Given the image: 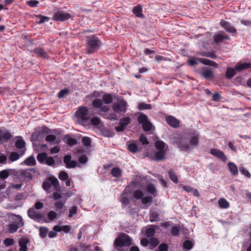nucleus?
<instances>
[{
  "label": "nucleus",
  "instance_id": "obj_17",
  "mask_svg": "<svg viewBox=\"0 0 251 251\" xmlns=\"http://www.w3.org/2000/svg\"><path fill=\"white\" fill-rule=\"evenodd\" d=\"M33 52L35 53L38 56L44 58H48L49 55L48 53L42 48H36L33 50Z\"/></svg>",
  "mask_w": 251,
  "mask_h": 251
},
{
  "label": "nucleus",
  "instance_id": "obj_59",
  "mask_svg": "<svg viewBox=\"0 0 251 251\" xmlns=\"http://www.w3.org/2000/svg\"><path fill=\"white\" fill-rule=\"evenodd\" d=\"M139 141L143 145L149 144V143L147 140V138L144 134H142L140 136V138H139Z\"/></svg>",
  "mask_w": 251,
  "mask_h": 251
},
{
  "label": "nucleus",
  "instance_id": "obj_27",
  "mask_svg": "<svg viewBox=\"0 0 251 251\" xmlns=\"http://www.w3.org/2000/svg\"><path fill=\"white\" fill-rule=\"evenodd\" d=\"M147 190L149 193L153 195L154 197L157 196L156 189L153 184L151 183L148 184L147 186Z\"/></svg>",
  "mask_w": 251,
  "mask_h": 251
},
{
  "label": "nucleus",
  "instance_id": "obj_24",
  "mask_svg": "<svg viewBox=\"0 0 251 251\" xmlns=\"http://www.w3.org/2000/svg\"><path fill=\"white\" fill-rule=\"evenodd\" d=\"M128 149L132 153H136L140 151L139 147L135 142L129 143L128 145Z\"/></svg>",
  "mask_w": 251,
  "mask_h": 251
},
{
  "label": "nucleus",
  "instance_id": "obj_28",
  "mask_svg": "<svg viewBox=\"0 0 251 251\" xmlns=\"http://www.w3.org/2000/svg\"><path fill=\"white\" fill-rule=\"evenodd\" d=\"M168 175L170 178L175 183H178V178L176 174L173 169H171L168 172Z\"/></svg>",
  "mask_w": 251,
  "mask_h": 251
},
{
  "label": "nucleus",
  "instance_id": "obj_8",
  "mask_svg": "<svg viewBox=\"0 0 251 251\" xmlns=\"http://www.w3.org/2000/svg\"><path fill=\"white\" fill-rule=\"evenodd\" d=\"M139 123L142 125L143 129L146 131L151 130L152 125L149 121L147 116L144 114H140L138 117Z\"/></svg>",
  "mask_w": 251,
  "mask_h": 251
},
{
  "label": "nucleus",
  "instance_id": "obj_50",
  "mask_svg": "<svg viewBox=\"0 0 251 251\" xmlns=\"http://www.w3.org/2000/svg\"><path fill=\"white\" fill-rule=\"evenodd\" d=\"M9 176L8 171L6 170H4L0 172V178L1 179H5Z\"/></svg>",
  "mask_w": 251,
  "mask_h": 251
},
{
  "label": "nucleus",
  "instance_id": "obj_46",
  "mask_svg": "<svg viewBox=\"0 0 251 251\" xmlns=\"http://www.w3.org/2000/svg\"><path fill=\"white\" fill-rule=\"evenodd\" d=\"M154 59L157 62H160L161 61H165L167 60L170 61V59H168V58H166L164 56L160 55H157L155 56Z\"/></svg>",
  "mask_w": 251,
  "mask_h": 251
},
{
  "label": "nucleus",
  "instance_id": "obj_58",
  "mask_svg": "<svg viewBox=\"0 0 251 251\" xmlns=\"http://www.w3.org/2000/svg\"><path fill=\"white\" fill-rule=\"evenodd\" d=\"M27 4L31 7H34L39 3V1L36 0H31L26 1Z\"/></svg>",
  "mask_w": 251,
  "mask_h": 251
},
{
  "label": "nucleus",
  "instance_id": "obj_34",
  "mask_svg": "<svg viewBox=\"0 0 251 251\" xmlns=\"http://www.w3.org/2000/svg\"><path fill=\"white\" fill-rule=\"evenodd\" d=\"M111 174L115 177H119L121 176V171L117 167L113 168L111 170Z\"/></svg>",
  "mask_w": 251,
  "mask_h": 251
},
{
  "label": "nucleus",
  "instance_id": "obj_45",
  "mask_svg": "<svg viewBox=\"0 0 251 251\" xmlns=\"http://www.w3.org/2000/svg\"><path fill=\"white\" fill-rule=\"evenodd\" d=\"M14 243V240L12 238H7L4 240V244L6 247H9L13 245Z\"/></svg>",
  "mask_w": 251,
  "mask_h": 251
},
{
  "label": "nucleus",
  "instance_id": "obj_18",
  "mask_svg": "<svg viewBox=\"0 0 251 251\" xmlns=\"http://www.w3.org/2000/svg\"><path fill=\"white\" fill-rule=\"evenodd\" d=\"M132 12L137 17L143 18L145 17L142 13V8L140 5L134 7L132 9Z\"/></svg>",
  "mask_w": 251,
  "mask_h": 251
},
{
  "label": "nucleus",
  "instance_id": "obj_14",
  "mask_svg": "<svg viewBox=\"0 0 251 251\" xmlns=\"http://www.w3.org/2000/svg\"><path fill=\"white\" fill-rule=\"evenodd\" d=\"M166 120L167 123L171 126L174 127H177L179 125V122L175 117L172 116H168L166 117Z\"/></svg>",
  "mask_w": 251,
  "mask_h": 251
},
{
  "label": "nucleus",
  "instance_id": "obj_37",
  "mask_svg": "<svg viewBox=\"0 0 251 251\" xmlns=\"http://www.w3.org/2000/svg\"><path fill=\"white\" fill-rule=\"evenodd\" d=\"M144 196L143 192L140 190H137L134 192L133 196L137 200L142 199Z\"/></svg>",
  "mask_w": 251,
  "mask_h": 251
},
{
  "label": "nucleus",
  "instance_id": "obj_52",
  "mask_svg": "<svg viewBox=\"0 0 251 251\" xmlns=\"http://www.w3.org/2000/svg\"><path fill=\"white\" fill-rule=\"evenodd\" d=\"M54 206L56 210L58 211L61 210L63 208L64 203L60 201H56L54 203Z\"/></svg>",
  "mask_w": 251,
  "mask_h": 251
},
{
  "label": "nucleus",
  "instance_id": "obj_62",
  "mask_svg": "<svg viewBox=\"0 0 251 251\" xmlns=\"http://www.w3.org/2000/svg\"><path fill=\"white\" fill-rule=\"evenodd\" d=\"M158 249L160 251H167L168 247L166 244L162 243L159 246Z\"/></svg>",
  "mask_w": 251,
  "mask_h": 251
},
{
  "label": "nucleus",
  "instance_id": "obj_43",
  "mask_svg": "<svg viewBox=\"0 0 251 251\" xmlns=\"http://www.w3.org/2000/svg\"><path fill=\"white\" fill-rule=\"evenodd\" d=\"M68 177V174L65 171H61L59 174V178L62 181L67 180Z\"/></svg>",
  "mask_w": 251,
  "mask_h": 251
},
{
  "label": "nucleus",
  "instance_id": "obj_19",
  "mask_svg": "<svg viewBox=\"0 0 251 251\" xmlns=\"http://www.w3.org/2000/svg\"><path fill=\"white\" fill-rule=\"evenodd\" d=\"M11 137V134L8 131H0V143L7 142Z\"/></svg>",
  "mask_w": 251,
  "mask_h": 251
},
{
  "label": "nucleus",
  "instance_id": "obj_64",
  "mask_svg": "<svg viewBox=\"0 0 251 251\" xmlns=\"http://www.w3.org/2000/svg\"><path fill=\"white\" fill-rule=\"evenodd\" d=\"M50 19V18L49 17H48L47 16H43L42 17H41V18H40V20L37 23L38 24H41L45 22H49Z\"/></svg>",
  "mask_w": 251,
  "mask_h": 251
},
{
  "label": "nucleus",
  "instance_id": "obj_12",
  "mask_svg": "<svg viewBox=\"0 0 251 251\" xmlns=\"http://www.w3.org/2000/svg\"><path fill=\"white\" fill-rule=\"evenodd\" d=\"M220 25L228 33H235L236 32V29L227 21L221 20Z\"/></svg>",
  "mask_w": 251,
  "mask_h": 251
},
{
  "label": "nucleus",
  "instance_id": "obj_57",
  "mask_svg": "<svg viewBox=\"0 0 251 251\" xmlns=\"http://www.w3.org/2000/svg\"><path fill=\"white\" fill-rule=\"evenodd\" d=\"M146 235L148 237H152L155 233V230L153 228H149L146 230Z\"/></svg>",
  "mask_w": 251,
  "mask_h": 251
},
{
  "label": "nucleus",
  "instance_id": "obj_44",
  "mask_svg": "<svg viewBox=\"0 0 251 251\" xmlns=\"http://www.w3.org/2000/svg\"><path fill=\"white\" fill-rule=\"evenodd\" d=\"M239 170L240 173L242 174L247 176L248 178H250L251 176V175L250 173V172L246 170L243 167H240L239 168Z\"/></svg>",
  "mask_w": 251,
  "mask_h": 251
},
{
  "label": "nucleus",
  "instance_id": "obj_26",
  "mask_svg": "<svg viewBox=\"0 0 251 251\" xmlns=\"http://www.w3.org/2000/svg\"><path fill=\"white\" fill-rule=\"evenodd\" d=\"M198 60L204 65L211 66H215L217 65L215 62L205 58H198Z\"/></svg>",
  "mask_w": 251,
  "mask_h": 251
},
{
  "label": "nucleus",
  "instance_id": "obj_1",
  "mask_svg": "<svg viewBox=\"0 0 251 251\" xmlns=\"http://www.w3.org/2000/svg\"><path fill=\"white\" fill-rule=\"evenodd\" d=\"M199 134L195 131L182 134L174 133L172 135L171 143L176 144L180 149L185 151H190L199 144Z\"/></svg>",
  "mask_w": 251,
  "mask_h": 251
},
{
  "label": "nucleus",
  "instance_id": "obj_53",
  "mask_svg": "<svg viewBox=\"0 0 251 251\" xmlns=\"http://www.w3.org/2000/svg\"><path fill=\"white\" fill-rule=\"evenodd\" d=\"M48 218L51 220L53 221L57 217V214L53 211H50L48 214Z\"/></svg>",
  "mask_w": 251,
  "mask_h": 251
},
{
  "label": "nucleus",
  "instance_id": "obj_61",
  "mask_svg": "<svg viewBox=\"0 0 251 251\" xmlns=\"http://www.w3.org/2000/svg\"><path fill=\"white\" fill-rule=\"evenodd\" d=\"M46 163L49 166H52L54 164V160L53 157L51 156L47 157Z\"/></svg>",
  "mask_w": 251,
  "mask_h": 251
},
{
  "label": "nucleus",
  "instance_id": "obj_10",
  "mask_svg": "<svg viewBox=\"0 0 251 251\" xmlns=\"http://www.w3.org/2000/svg\"><path fill=\"white\" fill-rule=\"evenodd\" d=\"M127 105V104L125 100H120L113 104L112 109L117 113L121 112L125 113L126 110Z\"/></svg>",
  "mask_w": 251,
  "mask_h": 251
},
{
  "label": "nucleus",
  "instance_id": "obj_3",
  "mask_svg": "<svg viewBox=\"0 0 251 251\" xmlns=\"http://www.w3.org/2000/svg\"><path fill=\"white\" fill-rule=\"evenodd\" d=\"M12 222L8 225V231L10 233L16 232L18 229L24 226L22 216L20 215L12 214Z\"/></svg>",
  "mask_w": 251,
  "mask_h": 251
},
{
  "label": "nucleus",
  "instance_id": "obj_20",
  "mask_svg": "<svg viewBox=\"0 0 251 251\" xmlns=\"http://www.w3.org/2000/svg\"><path fill=\"white\" fill-rule=\"evenodd\" d=\"M114 94H105L102 96L103 102L105 104H110L112 102Z\"/></svg>",
  "mask_w": 251,
  "mask_h": 251
},
{
  "label": "nucleus",
  "instance_id": "obj_35",
  "mask_svg": "<svg viewBox=\"0 0 251 251\" xmlns=\"http://www.w3.org/2000/svg\"><path fill=\"white\" fill-rule=\"evenodd\" d=\"M21 176H24L25 178L28 179V180L31 179L32 177V175L29 172V170H23L21 173Z\"/></svg>",
  "mask_w": 251,
  "mask_h": 251
},
{
  "label": "nucleus",
  "instance_id": "obj_55",
  "mask_svg": "<svg viewBox=\"0 0 251 251\" xmlns=\"http://www.w3.org/2000/svg\"><path fill=\"white\" fill-rule=\"evenodd\" d=\"M69 93V90L68 89H64L59 91L58 94V97L59 98H63L66 95H67Z\"/></svg>",
  "mask_w": 251,
  "mask_h": 251
},
{
  "label": "nucleus",
  "instance_id": "obj_23",
  "mask_svg": "<svg viewBox=\"0 0 251 251\" xmlns=\"http://www.w3.org/2000/svg\"><path fill=\"white\" fill-rule=\"evenodd\" d=\"M228 167L233 176H236L238 174L237 166L234 163L229 162Z\"/></svg>",
  "mask_w": 251,
  "mask_h": 251
},
{
  "label": "nucleus",
  "instance_id": "obj_39",
  "mask_svg": "<svg viewBox=\"0 0 251 251\" xmlns=\"http://www.w3.org/2000/svg\"><path fill=\"white\" fill-rule=\"evenodd\" d=\"M171 233L172 236H177L179 233V229L176 226H174L172 227L171 230Z\"/></svg>",
  "mask_w": 251,
  "mask_h": 251
},
{
  "label": "nucleus",
  "instance_id": "obj_60",
  "mask_svg": "<svg viewBox=\"0 0 251 251\" xmlns=\"http://www.w3.org/2000/svg\"><path fill=\"white\" fill-rule=\"evenodd\" d=\"M149 243L152 247H156L158 244V241L155 238H151L150 240Z\"/></svg>",
  "mask_w": 251,
  "mask_h": 251
},
{
  "label": "nucleus",
  "instance_id": "obj_31",
  "mask_svg": "<svg viewBox=\"0 0 251 251\" xmlns=\"http://www.w3.org/2000/svg\"><path fill=\"white\" fill-rule=\"evenodd\" d=\"M25 143L24 140L21 138V139L16 141L15 143V146L17 149H22L24 148L25 149Z\"/></svg>",
  "mask_w": 251,
  "mask_h": 251
},
{
  "label": "nucleus",
  "instance_id": "obj_13",
  "mask_svg": "<svg viewBox=\"0 0 251 251\" xmlns=\"http://www.w3.org/2000/svg\"><path fill=\"white\" fill-rule=\"evenodd\" d=\"M210 153L214 156L218 157L222 161L224 162H226L227 160L226 156L225 155L224 153L216 149H212L210 150Z\"/></svg>",
  "mask_w": 251,
  "mask_h": 251
},
{
  "label": "nucleus",
  "instance_id": "obj_29",
  "mask_svg": "<svg viewBox=\"0 0 251 251\" xmlns=\"http://www.w3.org/2000/svg\"><path fill=\"white\" fill-rule=\"evenodd\" d=\"M218 204L220 207L222 208L226 209L228 208L229 206L228 202L224 198L219 199L218 201Z\"/></svg>",
  "mask_w": 251,
  "mask_h": 251
},
{
  "label": "nucleus",
  "instance_id": "obj_63",
  "mask_svg": "<svg viewBox=\"0 0 251 251\" xmlns=\"http://www.w3.org/2000/svg\"><path fill=\"white\" fill-rule=\"evenodd\" d=\"M77 207L76 206H73L69 210V217H72L76 213Z\"/></svg>",
  "mask_w": 251,
  "mask_h": 251
},
{
  "label": "nucleus",
  "instance_id": "obj_38",
  "mask_svg": "<svg viewBox=\"0 0 251 251\" xmlns=\"http://www.w3.org/2000/svg\"><path fill=\"white\" fill-rule=\"evenodd\" d=\"M56 139V137L55 135L51 134L47 135L45 138V140L46 141L50 143L51 144H52L54 143Z\"/></svg>",
  "mask_w": 251,
  "mask_h": 251
},
{
  "label": "nucleus",
  "instance_id": "obj_40",
  "mask_svg": "<svg viewBox=\"0 0 251 251\" xmlns=\"http://www.w3.org/2000/svg\"><path fill=\"white\" fill-rule=\"evenodd\" d=\"M20 158V155L16 152H12L9 155V159L11 161H15Z\"/></svg>",
  "mask_w": 251,
  "mask_h": 251
},
{
  "label": "nucleus",
  "instance_id": "obj_16",
  "mask_svg": "<svg viewBox=\"0 0 251 251\" xmlns=\"http://www.w3.org/2000/svg\"><path fill=\"white\" fill-rule=\"evenodd\" d=\"M214 39L216 44H219L223 42L224 39L230 40V39L227 35H225L222 33H218L214 36Z\"/></svg>",
  "mask_w": 251,
  "mask_h": 251
},
{
  "label": "nucleus",
  "instance_id": "obj_4",
  "mask_svg": "<svg viewBox=\"0 0 251 251\" xmlns=\"http://www.w3.org/2000/svg\"><path fill=\"white\" fill-rule=\"evenodd\" d=\"M75 115L79 122L85 123L89 121L92 114L87 107L80 106L75 112Z\"/></svg>",
  "mask_w": 251,
  "mask_h": 251
},
{
  "label": "nucleus",
  "instance_id": "obj_9",
  "mask_svg": "<svg viewBox=\"0 0 251 251\" xmlns=\"http://www.w3.org/2000/svg\"><path fill=\"white\" fill-rule=\"evenodd\" d=\"M71 17L70 14L64 11L58 10L54 13L52 20L57 22H63L69 19Z\"/></svg>",
  "mask_w": 251,
  "mask_h": 251
},
{
  "label": "nucleus",
  "instance_id": "obj_7",
  "mask_svg": "<svg viewBox=\"0 0 251 251\" xmlns=\"http://www.w3.org/2000/svg\"><path fill=\"white\" fill-rule=\"evenodd\" d=\"M155 148L158 150L155 154V159L160 160L164 158L168 146L162 141H157L155 143Z\"/></svg>",
  "mask_w": 251,
  "mask_h": 251
},
{
  "label": "nucleus",
  "instance_id": "obj_15",
  "mask_svg": "<svg viewBox=\"0 0 251 251\" xmlns=\"http://www.w3.org/2000/svg\"><path fill=\"white\" fill-rule=\"evenodd\" d=\"M201 75L205 79H213L214 77V75L211 69H204L201 72Z\"/></svg>",
  "mask_w": 251,
  "mask_h": 251
},
{
  "label": "nucleus",
  "instance_id": "obj_33",
  "mask_svg": "<svg viewBox=\"0 0 251 251\" xmlns=\"http://www.w3.org/2000/svg\"><path fill=\"white\" fill-rule=\"evenodd\" d=\"M47 157V154L46 153H39L37 156V160L41 163H44L46 161Z\"/></svg>",
  "mask_w": 251,
  "mask_h": 251
},
{
  "label": "nucleus",
  "instance_id": "obj_42",
  "mask_svg": "<svg viewBox=\"0 0 251 251\" xmlns=\"http://www.w3.org/2000/svg\"><path fill=\"white\" fill-rule=\"evenodd\" d=\"M138 108L140 110L151 109V105L150 104L141 103L139 104Z\"/></svg>",
  "mask_w": 251,
  "mask_h": 251
},
{
  "label": "nucleus",
  "instance_id": "obj_41",
  "mask_svg": "<svg viewBox=\"0 0 251 251\" xmlns=\"http://www.w3.org/2000/svg\"><path fill=\"white\" fill-rule=\"evenodd\" d=\"M78 161L83 165H86L88 161V157L86 154H83L78 157Z\"/></svg>",
  "mask_w": 251,
  "mask_h": 251
},
{
  "label": "nucleus",
  "instance_id": "obj_48",
  "mask_svg": "<svg viewBox=\"0 0 251 251\" xmlns=\"http://www.w3.org/2000/svg\"><path fill=\"white\" fill-rule=\"evenodd\" d=\"M198 58H199L192 57L188 59V62L190 66H194L198 64V62L199 61Z\"/></svg>",
  "mask_w": 251,
  "mask_h": 251
},
{
  "label": "nucleus",
  "instance_id": "obj_5",
  "mask_svg": "<svg viewBox=\"0 0 251 251\" xmlns=\"http://www.w3.org/2000/svg\"><path fill=\"white\" fill-rule=\"evenodd\" d=\"M51 186L55 190L59 189V181L58 179L55 177H50L47 181L43 182L42 187L44 190L48 193L52 192Z\"/></svg>",
  "mask_w": 251,
  "mask_h": 251
},
{
  "label": "nucleus",
  "instance_id": "obj_49",
  "mask_svg": "<svg viewBox=\"0 0 251 251\" xmlns=\"http://www.w3.org/2000/svg\"><path fill=\"white\" fill-rule=\"evenodd\" d=\"M152 198L150 196H147L142 198L141 201L143 204H146L149 203H151L152 201Z\"/></svg>",
  "mask_w": 251,
  "mask_h": 251
},
{
  "label": "nucleus",
  "instance_id": "obj_2",
  "mask_svg": "<svg viewBox=\"0 0 251 251\" xmlns=\"http://www.w3.org/2000/svg\"><path fill=\"white\" fill-rule=\"evenodd\" d=\"M86 49L89 54L95 52L100 49L101 46L100 40L94 35L86 37Z\"/></svg>",
  "mask_w": 251,
  "mask_h": 251
},
{
  "label": "nucleus",
  "instance_id": "obj_56",
  "mask_svg": "<svg viewBox=\"0 0 251 251\" xmlns=\"http://www.w3.org/2000/svg\"><path fill=\"white\" fill-rule=\"evenodd\" d=\"M48 232V230L46 228H40L39 231L40 236L44 238L46 237L47 234Z\"/></svg>",
  "mask_w": 251,
  "mask_h": 251
},
{
  "label": "nucleus",
  "instance_id": "obj_36",
  "mask_svg": "<svg viewBox=\"0 0 251 251\" xmlns=\"http://www.w3.org/2000/svg\"><path fill=\"white\" fill-rule=\"evenodd\" d=\"M130 122V118L127 117L120 119L119 124L120 125L123 126L125 127L127 126Z\"/></svg>",
  "mask_w": 251,
  "mask_h": 251
},
{
  "label": "nucleus",
  "instance_id": "obj_47",
  "mask_svg": "<svg viewBox=\"0 0 251 251\" xmlns=\"http://www.w3.org/2000/svg\"><path fill=\"white\" fill-rule=\"evenodd\" d=\"M91 141L90 138L88 137H84L82 139V142L85 146H90L91 144Z\"/></svg>",
  "mask_w": 251,
  "mask_h": 251
},
{
  "label": "nucleus",
  "instance_id": "obj_25",
  "mask_svg": "<svg viewBox=\"0 0 251 251\" xmlns=\"http://www.w3.org/2000/svg\"><path fill=\"white\" fill-rule=\"evenodd\" d=\"M236 71L237 70H236L235 68L233 69L232 68L228 67L226 73V78L228 79H231L232 78L234 75H235Z\"/></svg>",
  "mask_w": 251,
  "mask_h": 251
},
{
  "label": "nucleus",
  "instance_id": "obj_22",
  "mask_svg": "<svg viewBox=\"0 0 251 251\" xmlns=\"http://www.w3.org/2000/svg\"><path fill=\"white\" fill-rule=\"evenodd\" d=\"M251 67V63H238L235 67V69L237 71H241L245 69H249Z\"/></svg>",
  "mask_w": 251,
  "mask_h": 251
},
{
  "label": "nucleus",
  "instance_id": "obj_11",
  "mask_svg": "<svg viewBox=\"0 0 251 251\" xmlns=\"http://www.w3.org/2000/svg\"><path fill=\"white\" fill-rule=\"evenodd\" d=\"M27 214L29 218L36 221H40L42 218V216L40 212L36 211L33 207H31L28 210Z\"/></svg>",
  "mask_w": 251,
  "mask_h": 251
},
{
  "label": "nucleus",
  "instance_id": "obj_32",
  "mask_svg": "<svg viewBox=\"0 0 251 251\" xmlns=\"http://www.w3.org/2000/svg\"><path fill=\"white\" fill-rule=\"evenodd\" d=\"M103 104V101L102 100L99 99H96L92 101V105L94 107L99 108L101 107Z\"/></svg>",
  "mask_w": 251,
  "mask_h": 251
},
{
  "label": "nucleus",
  "instance_id": "obj_54",
  "mask_svg": "<svg viewBox=\"0 0 251 251\" xmlns=\"http://www.w3.org/2000/svg\"><path fill=\"white\" fill-rule=\"evenodd\" d=\"M91 123L93 125L99 126L100 124V119L97 117H93L91 119Z\"/></svg>",
  "mask_w": 251,
  "mask_h": 251
},
{
  "label": "nucleus",
  "instance_id": "obj_21",
  "mask_svg": "<svg viewBox=\"0 0 251 251\" xmlns=\"http://www.w3.org/2000/svg\"><path fill=\"white\" fill-rule=\"evenodd\" d=\"M19 246L20 247L19 251H27V244L28 242L27 239L25 238H21L19 240Z\"/></svg>",
  "mask_w": 251,
  "mask_h": 251
},
{
  "label": "nucleus",
  "instance_id": "obj_30",
  "mask_svg": "<svg viewBox=\"0 0 251 251\" xmlns=\"http://www.w3.org/2000/svg\"><path fill=\"white\" fill-rule=\"evenodd\" d=\"M24 163L27 166H33L36 164V160L33 156H30L25 160Z\"/></svg>",
  "mask_w": 251,
  "mask_h": 251
},
{
  "label": "nucleus",
  "instance_id": "obj_51",
  "mask_svg": "<svg viewBox=\"0 0 251 251\" xmlns=\"http://www.w3.org/2000/svg\"><path fill=\"white\" fill-rule=\"evenodd\" d=\"M193 245L192 242L189 240H186L183 243V248L187 250H190L192 249Z\"/></svg>",
  "mask_w": 251,
  "mask_h": 251
},
{
  "label": "nucleus",
  "instance_id": "obj_6",
  "mask_svg": "<svg viewBox=\"0 0 251 251\" xmlns=\"http://www.w3.org/2000/svg\"><path fill=\"white\" fill-rule=\"evenodd\" d=\"M131 238L125 233H122L115 239L114 245L116 248L128 247L131 244Z\"/></svg>",
  "mask_w": 251,
  "mask_h": 251
}]
</instances>
